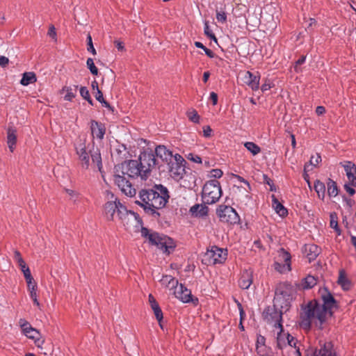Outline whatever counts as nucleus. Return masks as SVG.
Masks as SVG:
<instances>
[{
  "label": "nucleus",
  "mask_w": 356,
  "mask_h": 356,
  "mask_svg": "<svg viewBox=\"0 0 356 356\" xmlns=\"http://www.w3.org/2000/svg\"><path fill=\"white\" fill-rule=\"evenodd\" d=\"M138 197L139 200L136 202L143 207L147 213L159 216L157 211L166 205L170 195L166 187L161 184H156L152 188L140 190Z\"/></svg>",
  "instance_id": "f257e3e1"
},
{
  "label": "nucleus",
  "mask_w": 356,
  "mask_h": 356,
  "mask_svg": "<svg viewBox=\"0 0 356 356\" xmlns=\"http://www.w3.org/2000/svg\"><path fill=\"white\" fill-rule=\"evenodd\" d=\"M104 213L108 220H120L124 225L138 220V215L129 211L111 193H108V201L104 204Z\"/></svg>",
  "instance_id": "f03ea898"
},
{
  "label": "nucleus",
  "mask_w": 356,
  "mask_h": 356,
  "mask_svg": "<svg viewBox=\"0 0 356 356\" xmlns=\"http://www.w3.org/2000/svg\"><path fill=\"white\" fill-rule=\"evenodd\" d=\"M300 325L305 329H310L312 324L322 329L323 324L330 317L327 312L321 306V302L316 300L309 301L306 305H302V312L300 314Z\"/></svg>",
  "instance_id": "7ed1b4c3"
},
{
  "label": "nucleus",
  "mask_w": 356,
  "mask_h": 356,
  "mask_svg": "<svg viewBox=\"0 0 356 356\" xmlns=\"http://www.w3.org/2000/svg\"><path fill=\"white\" fill-rule=\"evenodd\" d=\"M141 236L148 240L149 243L155 245L163 253L170 254L175 248L174 241L166 235L153 232L146 227H142Z\"/></svg>",
  "instance_id": "20e7f679"
},
{
  "label": "nucleus",
  "mask_w": 356,
  "mask_h": 356,
  "mask_svg": "<svg viewBox=\"0 0 356 356\" xmlns=\"http://www.w3.org/2000/svg\"><path fill=\"white\" fill-rule=\"evenodd\" d=\"M76 153L79 157L81 165L83 168L88 169L90 165V158L92 159V163L99 171L102 168V157L99 150L96 149L88 150L84 143L80 141L75 146Z\"/></svg>",
  "instance_id": "39448f33"
},
{
  "label": "nucleus",
  "mask_w": 356,
  "mask_h": 356,
  "mask_svg": "<svg viewBox=\"0 0 356 356\" xmlns=\"http://www.w3.org/2000/svg\"><path fill=\"white\" fill-rule=\"evenodd\" d=\"M115 173H119L124 177L127 175L130 178L140 177L143 180L147 179L143 176L142 168L138 160H128L115 165Z\"/></svg>",
  "instance_id": "423d86ee"
},
{
  "label": "nucleus",
  "mask_w": 356,
  "mask_h": 356,
  "mask_svg": "<svg viewBox=\"0 0 356 356\" xmlns=\"http://www.w3.org/2000/svg\"><path fill=\"white\" fill-rule=\"evenodd\" d=\"M222 195L220 182L216 179L206 182L202 189V200L205 204H212L219 200Z\"/></svg>",
  "instance_id": "0eeeda50"
},
{
  "label": "nucleus",
  "mask_w": 356,
  "mask_h": 356,
  "mask_svg": "<svg viewBox=\"0 0 356 356\" xmlns=\"http://www.w3.org/2000/svg\"><path fill=\"white\" fill-rule=\"evenodd\" d=\"M138 161L145 177L148 178L154 169L157 167L159 168V161L156 159L154 151L149 148L140 152Z\"/></svg>",
  "instance_id": "6e6552de"
},
{
  "label": "nucleus",
  "mask_w": 356,
  "mask_h": 356,
  "mask_svg": "<svg viewBox=\"0 0 356 356\" xmlns=\"http://www.w3.org/2000/svg\"><path fill=\"white\" fill-rule=\"evenodd\" d=\"M186 162L185 159L179 154H175L174 158L168 165V169L170 177L176 180H181L186 174L185 165Z\"/></svg>",
  "instance_id": "1a4fd4ad"
},
{
  "label": "nucleus",
  "mask_w": 356,
  "mask_h": 356,
  "mask_svg": "<svg viewBox=\"0 0 356 356\" xmlns=\"http://www.w3.org/2000/svg\"><path fill=\"white\" fill-rule=\"evenodd\" d=\"M216 213L222 222L236 224L240 221V217L236 210L230 206L221 204L218 206Z\"/></svg>",
  "instance_id": "9d476101"
},
{
  "label": "nucleus",
  "mask_w": 356,
  "mask_h": 356,
  "mask_svg": "<svg viewBox=\"0 0 356 356\" xmlns=\"http://www.w3.org/2000/svg\"><path fill=\"white\" fill-rule=\"evenodd\" d=\"M227 250L219 248L217 246H212L208 250L204 256L203 260L207 265H216L222 264L227 259Z\"/></svg>",
  "instance_id": "9b49d317"
},
{
  "label": "nucleus",
  "mask_w": 356,
  "mask_h": 356,
  "mask_svg": "<svg viewBox=\"0 0 356 356\" xmlns=\"http://www.w3.org/2000/svg\"><path fill=\"white\" fill-rule=\"evenodd\" d=\"M291 254L284 248L277 250V254L274 262L275 269L281 273H284L291 270Z\"/></svg>",
  "instance_id": "f8f14e48"
},
{
  "label": "nucleus",
  "mask_w": 356,
  "mask_h": 356,
  "mask_svg": "<svg viewBox=\"0 0 356 356\" xmlns=\"http://www.w3.org/2000/svg\"><path fill=\"white\" fill-rule=\"evenodd\" d=\"M114 181L118 185L121 191L129 197H134L136 194V190L125 177L120 174L115 173Z\"/></svg>",
  "instance_id": "ddd939ff"
},
{
  "label": "nucleus",
  "mask_w": 356,
  "mask_h": 356,
  "mask_svg": "<svg viewBox=\"0 0 356 356\" xmlns=\"http://www.w3.org/2000/svg\"><path fill=\"white\" fill-rule=\"evenodd\" d=\"M322 303L321 306L325 308V310L327 312V314L331 316L332 315V309L337 307V301L332 295V293L327 290V289H323L319 291Z\"/></svg>",
  "instance_id": "4468645a"
},
{
  "label": "nucleus",
  "mask_w": 356,
  "mask_h": 356,
  "mask_svg": "<svg viewBox=\"0 0 356 356\" xmlns=\"http://www.w3.org/2000/svg\"><path fill=\"white\" fill-rule=\"evenodd\" d=\"M291 299V292L288 287L280 286L276 289L274 301L281 308L287 307Z\"/></svg>",
  "instance_id": "2eb2a0df"
},
{
  "label": "nucleus",
  "mask_w": 356,
  "mask_h": 356,
  "mask_svg": "<svg viewBox=\"0 0 356 356\" xmlns=\"http://www.w3.org/2000/svg\"><path fill=\"white\" fill-rule=\"evenodd\" d=\"M308 356H336V353L331 341L321 340L318 346Z\"/></svg>",
  "instance_id": "dca6fc26"
},
{
  "label": "nucleus",
  "mask_w": 356,
  "mask_h": 356,
  "mask_svg": "<svg viewBox=\"0 0 356 356\" xmlns=\"http://www.w3.org/2000/svg\"><path fill=\"white\" fill-rule=\"evenodd\" d=\"M242 80L252 90H257L259 88L260 75L259 72L254 74L247 71L243 74Z\"/></svg>",
  "instance_id": "f3484780"
},
{
  "label": "nucleus",
  "mask_w": 356,
  "mask_h": 356,
  "mask_svg": "<svg viewBox=\"0 0 356 356\" xmlns=\"http://www.w3.org/2000/svg\"><path fill=\"white\" fill-rule=\"evenodd\" d=\"M272 319L275 321L274 327L275 329L279 330L277 336V345L282 348V343L284 342V334H282L283 332V326L282 323V313L281 312H277L274 310L272 314Z\"/></svg>",
  "instance_id": "a211bd4d"
},
{
  "label": "nucleus",
  "mask_w": 356,
  "mask_h": 356,
  "mask_svg": "<svg viewBox=\"0 0 356 356\" xmlns=\"http://www.w3.org/2000/svg\"><path fill=\"white\" fill-rule=\"evenodd\" d=\"M344 168L348 181L352 186L356 187V165L351 161L340 163Z\"/></svg>",
  "instance_id": "6ab92c4d"
},
{
  "label": "nucleus",
  "mask_w": 356,
  "mask_h": 356,
  "mask_svg": "<svg viewBox=\"0 0 356 356\" xmlns=\"http://www.w3.org/2000/svg\"><path fill=\"white\" fill-rule=\"evenodd\" d=\"M253 282V270L251 268L243 270L238 281L241 289H248Z\"/></svg>",
  "instance_id": "aec40b11"
},
{
  "label": "nucleus",
  "mask_w": 356,
  "mask_h": 356,
  "mask_svg": "<svg viewBox=\"0 0 356 356\" xmlns=\"http://www.w3.org/2000/svg\"><path fill=\"white\" fill-rule=\"evenodd\" d=\"M174 295L183 302H190L193 301L191 290L188 289L183 284H177L174 289Z\"/></svg>",
  "instance_id": "412c9836"
},
{
  "label": "nucleus",
  "mask_w": 356,
  "mask_h": 356,
  "mask_svg": "<svg viewBox=\"0 0 356 356\" xmlns=\"http://www.w3.org/2000/svg\"><path fill=\"white\" fill-rule=\"evenodd\" d=\"M156 157L159 158L163 163L168 164L174 158L172 152L167 149L165 145H157L154 151Z\"/></svg>",
  "instance_id": "4be33fe9"
},
{
  "label": "nucleus",
  "mask_w": 356,
  "mask_h": 356,
  "mask_svg": "<svg viewBox=\"0 0 356 356\" xmlns=\"http://www.w3.org/2000/svg\"><path fill=\"white\" fill-rule=\"evenodd\" d=\"M90 129L92 136L99 140L104 138L106 133V127L104 124L98 122L95 120L91 121Z\"/></svg>",
  "instance_id": "5701e85b"
},
{
  "label": "nucleus",
  "mask_w": 356,
  "mask_h": 356,
  "mask_svg": "<svg viewBox=\"0 0 356 356\" xmlns=\"http://www.w3.org/2000/svg\"><path fill=\"white\" fill-rule=\"evenodd\" d=\"M304 252L311 262L316 259L321 252V249L315 244H307L304 247Z\"/></svg>",
  "instance_id": "b1692460"
},
{
  "label": "nucleus",
  "mask_w": 356,
  "mask_h": 356,
  "mask_svg": "<svg viewBox=\"0 0 356 356\" xmlns=\"http://www.w3.org/2000/svg\"><path fill=\"white\" fill-rule=\"evenodd\" d=\"M17 131L15 129L9 127L7 131V143L10 152H13L17 143Z\"/></svg>",
  "instance_id": "393cba45"
},
{
  "label": "nucleus",
  "mask_w": 356,
  "mask_h": 356,
  "mask_svg": "<svg viewBox=\"0 0 356 356\" xmlns=\"http://www.w3.org/2000/svg\"><path fill=\"white\" fill-rule=\"evenodd\" d=\"M21 327L24 334L30 339H36L40 336L38 331L32 327L31 325L26 321L23 324H21Z\"/></svg>",
  "instance_id": "a878e982"
},
{
  "label": "nucleus",
  "mask_w": 356,
  "mask_h": 356,
  "mask_svg": "<svg viewBox=\"0 0 356 356\" xmlns=\"http://www.w3.org/2000/svg\"><path fill=\"white\" fill-rule=\"evenodd\" d=\"M272 204L275 212L281 217H285L288 214L287 209L278 201L274 195H272Z\"/></svg>",
  "instance_id": "bb28decb"
},
{
  "label": "nucleus",
  "mask_w": 356,
  "mask_h": 356,
  "mask_svg": "<svg viewBox=\"0 0 356 356\" xmlns=\"http://www.w3.org/2000/svg\"><path fill=\"white\" fill-rule=\"evenodd\" d=\"M209 209L207 206L202 204H195L193 206L190 211L193 215L197 217H203L207 215Z\"/></svg>",
  "instance_id": "cd10ccee"
},
{
  "label": "nucleus",
  "mask_w": 356,
  "mask_h": 356,
  "mask_svg": "<svg viewBox=\"0 0 356 356\" xmlns=\"http://www.w3.org/2000/svg\"><path fill=\"white\" fill-rule=\"evenodd\" d=\"M161 282L163 285H165L170 290H172L177 286L178 280L171 275H165L161 280Z\"/></svg>",
  "instance_id": "c85d7f7f"
},
{
  "label": "nucleus",
  "mask_w": 356,
  "mask_h": 356,
  "mask_svg": "<svg viewBox=\"0 0 356 356\" xmlns=\"http://www.w3.org/2000/svg\"><path fill=\"white\" fill-rule=\"evenodd\" d=\"M37 81L36 76L33 72H24L20 81V83L23 86H28L35 83Z\"/></svg>",
  "instance_id": "c756f323"
},
{
  "label": "nucleus",
  "mask_w": 356,
  "mask_h": 356,
  "mask_svg": "<svg viewBox=\"0 0 356 356\" xmlns=\"http://www.w3.org/2000/svg\"><path fill=\"white\" fill-rule=\"evenodd\" d=\"M241 195H237L236 200L239 204L247 205L248 202L250 200V197L248 194V191L245 188L242 189L241 187L237 188Z\"/></svg>",
  "instance_id": "7c9ffc66"
},
{
  "label": "nucleus",
  "mask_w": 356,
  "mask_h": 356,
  "mask_svg": "<svg viewBox=\"0 0 356 356\" xmlns=\"http://www.w3.org/2000/svg\"><path fill=\"white\" fill-rule=\"evenodd\" d=\"M77 86H74V88L71 87L65 86L62 89V92H65L64 99L66 101H72L76 96Z\"/></svg>",
  "instance_id": "2f4dec72"
},
{
  "label": "nucleus",
  "mask_w": 356,
  "mask_h": 356,
  "mask_svg": "<svg viewBox=\"0 0 356 356\" xmlns=\"http://www.w3.org/2000/svg\"><path fill=\"white\" fill-rule=\"evenodd\" d=\"M327 193L330 197H336L338 195V188L337 183L331 179H328L327 182Z\"/></svg>",
  "instance_id": "473e14b6"
},
{
  "label": "nucleus",
  "mask_w": 356,
  "mask_h": 356,
  "mask_svg": "<svg viewBox=\"0 0 356 356\" xmlns=\"http://www.w3.org/2000/svg\"><path fill=\"white\" fill-rule=\"evenodd\" d=\"M317 283L316 279L312 275L307 276L302 282V286L304 289H309L314 287Z\"/></svg>",
  "instance_id": "72a5a7b5"
},
{
  "label": "nucleus",
  "mask_w": 356,
  "mask_h": 356,
  "mask_svg": "<svg viewBox=\"0 0 356 356\" xmlns=\"http://www.w3.org/2000/svg\"><path fill=\"white\" fill-rule=\"evenodd\" d=\"M314 189H315V191L317 193L318 197L323 200V198L325 197V184L323 182H321V181L317 180L314 183Z\"/></svg>",
  "instance_id": "f704fd0d"
},
{
  "label": "nucleus",
  "mask_w": 356,
  "mask_h": 356,
  "mask_svg": "<svg viewBox=\"0 0 356 356\" xmlns=\"http://www.w3.org/2000/svg\"><path fill=\"white\" fill-rule=\"evenodd\" d=\"M330 227L337 232L338 235H340L341 230L338 225V218H337V213L335 212L331 213L330 214Z\"/></svg>",
  "instance_id": "c9c22d12"
},
{
  "label": "nucleus",
  "mask_w": 356,
  "mask_h": 356,
  "mask_svg": "<svg viewBox=\"0 0 356 356\" xmlns=\"http://www.w3.org/2000/svg\"><path fill=\"white\" fill-rule=\"evenodd\" d=\"M151 308L153 310L154 316L159 322V326L161 327V328L163 329L162 321H163V312H162L159 304H156L155 306H153Z\"/></svg>",
  "instance_id": "e433bc0d"
},
{
  "label": "nucleus",
  "mask_w": 356,
  "mask_h": 356,
  "mask_svg": "<svg viewBox=\"0 0 356 356\" xmlns=\"http://www.w3.org/2000/svg\"><path fill=\"white\" fill-rule=\"evenodd\" d=\"M244 146L254 156L258 154L261 152V148L253 142H246L245 143Z\"/></svg>",
  "instance_id": "4c0bfd02"
},
{
  "label": "nucleus",
  "mask_w": 356,
  "mask_h": 356,
  "mask_svg": "<svg viewBox=\"0 0 356 356\" xmlns=\"http://www.w3.org/2000/svg\"><path fill=\"white\" fill-rule=\"evenodd\" d=\"M216 19L219 23L225 24L227 21V13L225 11V8H220V10H216Z\"/></svg>",
  "instance_id": "58836bf2"
},
{
  "label": "nucleus",
  "mask_w": 356,
  "mask_h": 356,
  "mask_svg": "<svg viewBox=\"0 0 356 356\" xmlns=\"http://www.w3.org/2000/svg\"><path fill=\"white\" fill-rule=\"evenodd\" d=\"M321 161V156L319 154L312 155L309 160V163L305 165V170L309 168V165L316 167Z\"/></svg>",
  "instance_id": "ea45409f"
},
{
  "label": "nucleus",
  "mask_w": 356,
  "mask_h": 356,
  "mask_svg": "<svg viewBox=\"0 0 356 356\" xmlns=\"http://www.w3.org/2000/svg\"><path fill=\"white\" fill-rule=\"evenodd\" d=\"M186 115L191 122L195 123H199L200 115L195 109H189L186 113Z\"/></svg>",
  "instance_id": "a19ab883"
},
{
  "label": "nucleus",
  "mask_w": 356,
  "mask_h": 356,
  "mask_svg": "<svg viewBox=\"0 0 356 356\" xmlns=\"http://www.w3.org/2000/svg\"><path fill=\"white\" fill-rule=\"evenodd\" d=\"M86 65L88 68L90 70L91 74H92L93 75H97L98 69L95 66L92 58H88L86 61Z\"/></svg>",
  "instance_id": "79ce46f5"
},
{
  "label": "nucleus",
  "mask_w": 356,
  "mask_h": 356,
  "mask_svg": "<svg viewBox=\"0 0 356 356\" xmlns=\"http://www.w3.org/2000/svg\"><path fill=\"white\" fill-rule=\"evenodd\" d=\"M338 282L341 286L343 289L346 291L349 290L351 287L350 282L344 277L340 276Z\"/></svg>",
  "instance_id": "37998d69"
},
{
  "label": "nucleus",
  "mask_w": 356,
  "mask_h": 356,
  "mask_svg": "<svg viewBox=\"0 0 356 356\" xmlns=\"http://www.w3.org/2000/svg\"><path fill=\"white\" fill-rule=\"evenodd\" d=\"M95 97L98 102H101L103 104L104 106L107 108L110 107L109 104L104 100L103 94L99 88H97V90L96 91Z\"/></svg>",
  "instance_id": "c03bdc74"
},
{
  "label": "nucleus",
  "mask_w": 356,
  "mask_h": 356,
  "mask_svg": "<svg viewBox=\"0 0 356 356\" xmlns=\"http://www.w3.org/2000/svg\"><path fill=\"white\" fill-rule=\"evenodd\" d=\"M87 45H88L87 50L89 52L92 53L93 55H96L97 52L93 46L92 37H91L90 34H89V33L87 35Z\"/></svg>",
  "instance_id": "a18cd8bd"
},
{
  "label": "nucleus",
  "mask_w": 356,
  "mask_h": 356,
  "mask_svg": "<svg viewBox=\"0 0 356 356\" xmlns=\"http://www.w3.org/2000/svg\"><path fill=\"white\" fill-rule=\"evenodd\" d=\"M204 34L207 37L213 39L215 42H217V39H216L215 35L213 33L211 30L209 29L208 22H205V24H204Z\"/></svg>",
  "instance_id": "49530a36"
},
{
  "label": "nucleus",
  "mask_w": 356,
  "mask_h": 356,
  "mask_svg": "<svg viewBox=\"0 0 356 356\" xmlns=\"http://www.w3.org/2000/svg\"><path fill=\"white\" fill-rule=\"evenodd\" d=\"M223 175L220 169H213L209 172V176L214 178H220Z\"/></svg>",
  "instance_id": "de8ad7c7"
},
{
  "label": "nucleus",
  "mask_w": 356,
  "mask_h": 356,
  "mask_svg": "<svg viewBox=\"0 0 356 356\" xmlns=\"http://www.w3.org/2000/svg\"><path fill=\"white\" fill-rule=\"evenodd\" d=\"M22 273L24 274V276L26 279V282H30L31 281H33V278L31 275V270L28 267L25 270H22Z\"/></svg>",
  "instance_id": "09e8293b"
},
{
  "label": "nucleus",
  "mask_w": 356,
  "mask_h": 356,
  "mask_svg": "<svg viewBox=\"0 0 356 356\" xmlns=\"http://www.w3.org/2000/svg\"><path fill=\"white\" fill-rule=\"evenodd\" d=\"M343 188L351 196L355 193V190L353 188L354 187L351 186L349 181L344 184Z\"/></svg>",
  "instance_id": "8fccbe9b"
},
{
  "label": "nucleus",
  "mask_w": 356,
  "mask_h": 356,
  "mask_svg": "<svg viewBox=\"0 0 356 356\" xmlns=\"http://www.w3.org/2000/svg\"><path fill=\"white\" fill-rule=\"evenodd\" d=\"M80 95L84 99H89V97H90V94H89V91L87 89L86 87L85 86H81L80 88Z\"/></svg>",
  "instance_id": "3c124183"
},
{
  "label": "nucleus",
  "mask_w": 356,
  "mask_h": 356,
  "mask_svg": "<svg viewBox=\"0 0 356 356\" xmlns=\"http://www.w3.org/2000/svg\"><path fill=\"white\" fill-rule=\"evenodd\" d=\"M47 35L54 40H56V32L54 25L49 26Z\"/></svg>",
  "instance_id": "603ef678"
},
{
  "label": "nucleus",
  "mask_w": 356,
  "mask_h": 356,
  "mask_svg": "<svg viewBox=\"0 0 356 356\" xmlns=\"http://www.w3.org/2000/svg\"><path fill=\"white\" fill-rule=\"evenodd\" d=\"M188 159L197 163H202V159L200 158V156L196 154H189L188 156Z\"/></svg>",
  "instance_id": "864d4df0"
},
{
  "label": "nucleus",
  "mask_w": 356,
  "mask_h": 356,
  "mask_svg": "<svg viewBox=\"0 0 356 356\" xmlns=\"http://www.w3.org/2000/svg\"><path fill=\"white\" fill-rule=\"evenodd\" d=\"M65 191L70 195L71 200L74 202L76 200L79 194L76 191L71 189H65Z\"/></svg>",
  "instance_id": "5fc2aeb1"
},
{
  "label": "nucleus",
  "mask_w": 356,
  "mask_h": 356,
  "mask_svg": "<svg viewBox=\"0 0 356 356\" xmlns=\"http://www.w3.org/2000/svg\"><path fill=\"white\" fill-rule=\"evenodd\" d=\"M30 293V297L32 299L34 305H36L38 308H40V304L38 300L36 291H31V293Z\"/></svg>",
  "instance_id": "6e6d98bb"
},
{
  "label": "nucleus",
  "mask_w": 356,
  "mask_h": 356,
  "mask_svg": "<svg viewBox=\"0 0 356 356\" xmlns=\"http://www.w3.org/2000/svg\"><path fill=\"white\" fill-rule=\"evenodd\" d=\"M212 129L210 126H205L203 127V135L206 138H209L211 136Z\"/></svg>",
  "instance_id": "4d7b16f0"
},
{
  "label": "nucleus",
  "mask_w": 356,
  "mask_h": 356,
  "mask_svg": "<svg viewBox=\"0 0 356 356\" xmlns=\"http://www.w3.org/2000/svg\"><path fill=\"white\" fill-rule=\"evenodd\" d=\"M265 337L261 335H259L257 339L256 347H259V346H265Z\"/></svg>",
  "instance_id": "13d9d810"
},
{
  "label": "nucleus",
  "mask_w": 356,
  "mask_h": 356,
  "mask_svg": "<svg viewBox=\"0 0 356 356\" xmlns=\"http://www.w3.org/2000/svg\"><path fill=\"white\" fill-rule=\"evenodd\" d=\"M256 350L257 353L261 356H265L266 355V346H261L259 347H256Z\"/></svg>",
  "instance_id": "bf43d9fd"
},
{
  "label": "nucleus",
  "mask_w": 356,
  "mask_h": 356,
  "mask_svg": "<svg viewBox=\"0 0 356 356\" xmlns=\"http://www.w3.org/2000/svg\"><path fill=\"white\" fill-rule=\"evenodd\" d=\"M27 285L29 293H31V291H36L37 285L35 282L31 281L30 282H27Z\"/></svg>",
  "instance_id": "052dcab7"
},
{
  "label": "nucleus",
  "mask_w": 356,
  "mask_h": 356,
  "mask_svg": "<svg viewBox=\"0 0 356 356\" xmlns=\"http://www.w3.org/2000/svg\"><path fill=\"white\" fill-rule=\"evenodd\" d=\"M286 339H287V343H288L290 346H296V340H295V339H294V337H292V336H291V335H290L289 334H287Z\"/></svg>",
  "instance_id": "680f3d73"
},
{
  "label": "nucleus",
  "mask_w": 356,
  "mask_h": 356,
  "mask_svg": "<svg viewBox=\"0 0 356 356\" xmlns=\"http://www.w3.org/2000/svg\"><path fill=\"white\" fill-rule=\"evenodd\" d=\"M210 99L212 101L213 105H216L218 103V95L214 92H211L210 93Z\"/></svg>",
  "instance_id": "e2e57ef3"
},
{
  "label": "nucleus",
  "mask_w": 356,
  "mask_h": 356,
  "mask_svg": "<svg viewBox=\"0 0 356 356\" xmlns=\"http://www.w3.org/2000/svg\"><path fill=\"white\" fill-rule=\"evenodd\" d=\"M9 60L7 57L3 56H0V65L2 67H5L8 64Z\"/></svg>",
  "instance_id": "0e129e2a"
},
{
  "label": "nucleus",
  "mask_w": 356,
  "mask_h": 356,
  "mask_svg": "<svg viewBox=\"0 0 356 356\" xmlns=\"http://www.w3.org/2000/svg\"><path fill=\"white\" fill-rule=\"evenodd\" d=\"M14 259L16 261V262H21L22 263V260H24L23 258L21 256V254L19 251L17 250H15V252H14Z\"/></svg>",
  "instance_id": "69168bd1"
},
{
  "label": "nucleus",
  "mask_w": 356,
  "mask_h": 356,
  "mask_svg": "<svg viewBox=\"0 0 356 356\" xmlns=\"http://www.w3.org/2000/svg\"><path fill=\"white\" fill-rule=\"evenodd\" d=\"M316 113L318 115H322L325 113V108L324 106H318L316 108Z\"/></svg>",
  "instance_id": "338daca9"
},
{
  "label": "nucleus",
  "mask_w": 356,
  "mask_h": 356,
  "mask_svg": "<svg viewBox=\"0 0 356 356\" xmlns=\"http://www.w3.org/2000/svg\"><path fill=\"white\" fill-rule=\"evenodd\" d=\"M149 305H150V307H153V306H155L156 304H158V302H156V299L154 298V297L152 295V294H149Z\"/></svg>",
  "instance_id": "774afa93"
}]
</instances>
